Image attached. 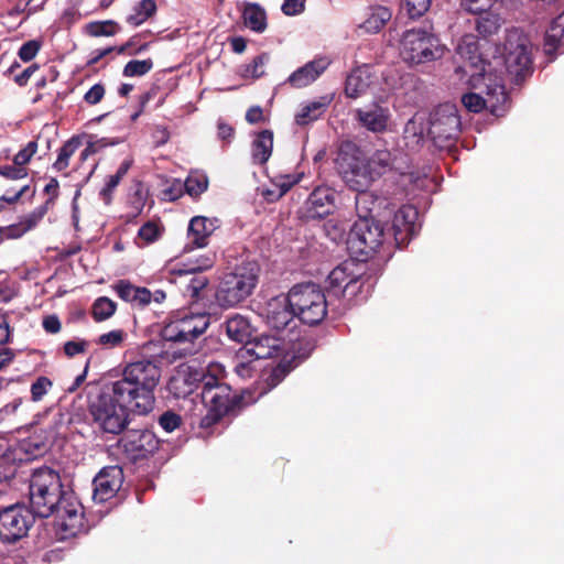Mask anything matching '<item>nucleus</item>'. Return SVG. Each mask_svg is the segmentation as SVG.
I'll return each mask as SVG.
<instances>
[{"label": "nucleus", "mask_w": 564, "mask_h": 564, "mask_svg": "<svg viewBox=\"0 0 564 564\" xmlns=\"http://www.w3.org/2000/svg\"><path fill=\"white\" fill-rule=\"evenodd\" d=\"M30 506L42 518L55 516L57 524L72 534L82 525L83 506L74 492L64 489L58 473L50 467L35 469L29 485Z\"/></svg>", "instance_id": "f257e3e1"}, {"label": "nucleus", "mask_w": 564, "mask_h": 564, "mask_svg": "<svg viewBox=\"0 0 564 564\" xmlns=\"http://www.w3.org/2000/svg\"><path fill=\"white\" fill-rule=\"evenodd\" d=\"M161 378V369L153 359L129 362L122 377L111 383V391L122 401L133 402V412L147 414L154 406V389Z\"/></svg>", "instance_id": "f03ea898"}, {"label": "nucleus", "mask_w": 564, "mask_h": 564, "mask_svg": "<svg viewBox=\"0 0 564 564\" xmlns=\"http://www.w3.org/2000/svg\"><path fill=\"white\" fill-rule=\"evenodd\" d=\"M259 265L254 261L242 262L226 273L219 282L215 297L223 308L234 307L249 297L259 278Z\"/></svg>", "instance_id": "7ed1b4c3"}, {"label": "nucleus", "mask_w": 564, "mask_h": 564, "mask_svg": "<svg viewBox=\"0 0 564 564\" xmlns=\"http://www.w3.org/2000/svg\"><path fill=\"white\" fill-rule=\"evenodd\" d=\"M129 409L133 411V402L122 401L113 391L98 394L89 404L94 424L102 433L112 435H118L127 429Z\"/></svg>", "instance_id": "20e7f679"}, {"label": "nucleus", "mask_w": 564, "mask_h": 564, "mask_svg": "<svg viewBox=\"0 0 564 564\" xmlns=\"http://www.w3.org/2000/svg\"><path fill=\"white\" fill-rule=\"evenodd\" d=\"M221 372L220 365H210L208 372L202 377V400L208 409V414L203 420L206 425L232 411L240 402L238 395L231 394L229 386L220 383L217 375Z\"/></svg>", "instance_id": "39448f33"}, {"label": "nucleus", "mask_w": 564, "mask_h": 564, "mask_svg": "<svg viewBox=\"0 0 564 564\" xmlns=\"http://www.w3.org/2000/svg\"><path fill=\"white\" fill-rule=\"evenodd\" d=\"M336 164L344 181L354 191L367 189L377 178L375 170H371L367 159L352 142L340 145Z\"/></svg>", "instance_id": "423d86ee"}, {"label": "nucleus", "mask_w": 564, "mask_h": 564, "mask_svg": "<svg viewBox=\"0 0 564 564\" xmlns=\"http://www.w3.org/2000/svg\"><path fill=\"white\" fill-rule=\"evenodd\" d=\"M295 316L304 324L317 325L327 314L326 296L319 285L307 282L290 290Z\"/></svg>", "instance_id": "0eeeda50"}, {"label": "nucleus", "mask_w": 564, "mask_h": 564, "mask_svg": "<svg viewBox=\"0 0 564 564\" xmlns=\"http://www.w3.org/2000/svg\"><path fill=\"white\" fill-rule=\"evenodd\" d=\"M386 239L382 225L373 217L358 218L347 238V248L360 261L376 253Z\"/></svg>", "instance_id": "6e6552de"}, {"label": "nucleus", "mask_w": 564, "mask_h": 564, "mask_svg": "<svg viewBox=\"0 0 564 564\" xmlns=\"http://www.w3.org/2000/svg\"><path fill=\"white\" fill-rule=\"evenodd\" d=\"M443 53L440 40L422 29L409 30L402 36L400 54L406 63L431 62L442 57Z\"/></svg>", "instance_id": "1a4fd4ad"}, {"label": "nucleus", "mask_w": 564, "mask_h": 564, "mask_svg": "<svg viewBox=\"0 0 564 564\" xmlns=\"http://www.w3.org/2000/svg\"><path fill=\"white\" fill-rule=\"evenodd\" d=\"M460 118L455 105L446 102L436 107L427 117V135L440 149L446 148L460 131Z\"/></svg>", "instance_id": "9d476101"}, {"label": "nucleus", "mask_w": 564, "mask_h": 564, "mask_svg": "<svg viewBox=\"0 0 564 564\" xmlns=\"http://www.w3.org/2000/svg\"><path fill=\"white\" fill-rule=\"evenodd\" d=\"M209 323L207 313H183L164 326L162 336L169 341H193L206 332Z\"/></svg>", "instance_id": "9b49d317"}, {"label": "nucleus", "mask_w": 564, "mask_h": 564, "mask_svg": "<svg viewBox=\"0 0 564 564\" xmlns=\"http://www.w3.org/2000/svg\"><path fill=\"white\" fill-rule=\"evenodd\" d=\"M35 513L24 506H10L0 511V540L14 543L24 538L34 523Z\"/></svg>", "instance_id": "f8f14e48"}, {"label": "nucleus", "mask_w": 564, "mask_h": 564, "mask_svg": "<svg viewBox=\"0 0 564 564\" xmlns=\"http://www.w3.org/2000/svg\"><path fill=\"white\" fill-rule=\"evenodd\" d=\"M505 51V63L508 73L516 78L525 76L532 65L529 39L518 31H511L507 36Z\"/></svg>", "instance_id": "ddd939ff"}, {"label": "nucleus", "mask_w": 564, "mask_h": 564, "mask_svg": "<svg viewBox=\"0 0 564 564\" xmlns=\"http://www.w3.org/2000/svg\"><path fill=\"white\" fill-rule=\"evenodd\" d=\"M456 54L464 61V65L459 66L457 70L470 73L468 82L471 87L476 88L480 80H486L485 63L474 35H465L458 41Z\"/></svg>", "instance_id": "4468645a"}, {"label": "nucleus", "mask_w": 564, "mask_h": 564, "mask_svg": "<svg viewBox=\"0 0 564 564\" xmlns=\"http://www.w3.org/2000/svg\"><path fill=\"white\" fill-rule=\"evenodd\" d=\"M486 98L479 94L468 93L462 96L464 107L471 112H479L488 108L495 116H500L502 106L507 102V94L503 85L486 84Z\"/></svg>", "instance_id": "2eb2a0df"}, {"label": "nucleus", "mask_w": 564, "mask_h": 564, "mask_svg": "<svg viewBox=\"0 0 564 564\" xmlns=\"http://www.w3.org/2000/svg\"><path fill=\"white\" fill-rule=\"evenodd\" d=\"M259 315L265 324L276 330L283 329L295 317L291 294H281L271 297L260 308Z\"/></svg>", "instance_id": "dca6fc26"}, {"label": "nucleus", "mask_w": 564, "mask_h": 564, "mask_svg": "<svg viewBox=\"0 0 564 564\" xmlns=\"http://www.w3.org/2000/svg\"><path fill=\"white\" fill-rule=\"evenodd\" d=\"M123 484V470L120 466H106L94 478L95 501L102 503L116 496Z\"/></svg>", "instance_id": "f3484780"}, {"label": "nucleus", "mask_w": 564, "mask_h": 564, "mask_svg": "<svg viewBox=\"0 0 564 564\" xmlns=\"http://www.w3.org/2000/svg\"><path fill=\"white\" fill-rule=\"evenodd\" d=\"M417 216L416 208L410 205H404L395 212L392 220V230L399 248L405 246L417 232Z\"/></svg>", "instance_id": "a211bd4d"}, {"label": "nucleus", "mask_w": 564, "mask_h": 564, "mask_svg": "<svg viewBox=\"0 0 564 564\" xmlns=\"http://www.w3.org/2000/svg\"><path fill=\"white\" fill-rule=\"evenodd\" d=\"M124 451L134 458H143L159 448V440L149 430H131L120 441Z\"/></svg>", "instance_id": "6ab92c4d"}, {"label": "nucleus", "mask_w": 564, "mask_h": 564, "mask_svg": "<svg viewBox=\"0 0 564 564\" xmlns=\"http://www.w3.org/2000/svg\"><path fill=\"white\" fill-rule=\"evenodd\" d=\"M218 227L219 220L217 218L193 217L187 228L188 243L185 247V251H191L193 248L207 247L209 238Z\"/></svg>", "instance_id": "aec40b11"}, {"label": "nucleus", "mask_w": 564, "mask_h": 564, "mask_svg": "<svg viewBox=\"0 0 564 564\" xmlns=\"http://www.w3.org/2000/svg\"><path fill=\"white\" fill-rule=\"evenodd\" d=\"M355 118L358 123L368 131L381 133L387 130L390 119V111L378 104H371L355 110Z\"/></svg>", "instance_id": "412c9836"}, {"label": "nucleus", "mask_w": 564, "mask_h": 564, "mask_svg": "<svg viewBox=\"0 0 564 564\" xmlns=\"http://www.w3.org/2000/svg\"><path fill=\"white\" fill-rule=\"evenodd\" d=\"M330 65L327 57H317L294 70L288 83L294 88H303L314 83Z\"/></svg>", "instance_id": "4be33fe9"}, {"label": "nucleus", "mask_w": 564, "mask_h": 564, "mask_svg": "<svg viewBox=\"0 0 564 564\" xmlns=\"http://www.w3.org/2000/svg\"><path fill=\"white\" fill-rule=\"evenodd\" d=\"M336 192L328 186L316 187L310 195L306 205L308 216L323 218L335 207Z\"/></svg>", "instance_id": "5701e85b"}, {"label": "nucleus", "mask_w": 564, "mask_h": 564, "mask_svg": "<svg viewBox=\"0 0 564 564\" xmlns=\"http://www.w3.org/2000/svg\"><path fill=\"white\" fill-rule=\"evenodd\" d=\"M282 340L275 336L262 334L253 338H249L241 347L248 350L253 359H267L278 355L282 350Z\"/></svg>", "instance_id": "b1692460"}, {"label": "nucleus", "mask_w": 564, "mask_h": 564, "mask_svg": "<svg viewBox=\"0 0 564 564\" xmlns=\"http://www.w3.org/2000/svg\"><path fill=\"white\" fill-rule=\"evenodd\" d=\"M371 85V74L367 66H360L350 72L345 83V95L356 99L368 90Z\"/></svg>", "instance_id": "393cba45"}, {"label": "nucleus", "mask_w": 564, "mask_h": 564, "mask_svg": "<svg viewBox=\"0 0 564 564\" xmlns=\"http://www.w3.org/2000/svg\"><path fill=\"white\" fill-rule=\"evenodd\" d=\"M352 267L354 262H344L333 269L327 276L328 286L333 290L339 289L346 294L359 282L358 276L351 272Z\"/></svg>", "instance_id": "a878e982"}, {"label": "nucleus", "mask_w": 564, "mask_h": 564, "mask_svg": "<svg viewBox=\"0 0 564 564\" xmlns=\"http://www.w3.org/2000/svg\"><path fill=\"white\" fill-rule=\"evenodd\" d=\"M404 140L406 147L415 149L429 138L427 135V117L425 113H415L404 127Z\"/></svg>", "instance_id": "bb28decb"}, {"label": "nucleus", "mask_w": 564, "mask_h": 564, "mask_svg": "<svg viewBox=\"0 0 564 564\" xmlns=\"http://www.w3.org/2000/svg\"><path fill=\"white\" fill-rule=\"evenodd\" d=\"M120 299L134 305H147L152 301V293L147 288H139L128 281L121 280L115 285Z\"/></svg>", "instance_id": "cd10ccee"}, {"label": "nucleus", "mask_w": 564, "mask_h": 564, "mask_svg": "<svg viewBox=\"0 0 564 564\" xmlns=\"http://www.w3.org/2000/svg\"><path fill=\"white\" fill-rule=\"evenodd\" d=\"M243 24L254 33H263L267 30V12L257 2H246L242 10Z\"/></svg>", "instance_id": "c85d7f7f"}, {"label": "nucleus", "mask_w": 564, "mask_h": 564, "mask_svg": "<svg viewBox=\"0 0 564 564\" xmlns=\"http://www.w3.org/2000/svg\"><path fill=\"white\" fill-rule=\"evenodd\" d=\"M564 44V11L556 17L545 33L544 51L552 55Z\"/></svg>", "instance_id": "c756f323"}, {"label": "nucleus", "mask_w": 564, "mask_h": 564, "mask_svg": "<svg viewBox=\"0 0 564 564\" xmlns=\"http://www.w3.org/2000/svg\"><path fill=\"white\" fill-rule=\"evenodd\" d=\"M273 132L270 130L261 131L252 142V160L254 163H265L272 153Z\"/></svg>", "instance_id": "7c9ffc66"}, {"label": "nucleus", "mask_w": 564, "mask_h": 564, "mask_svg": "<svg viewBox=\"0 0 564 564\" xmlns=\"http://www.w3.org/2000/svg\"><path fill=\"white\" fill-rule=\"evenodd\" d=\"M357 192L356 212L358 218H361V216L373 217V213H376L386 202L383 198L378 197L372 192H368L366 189Z\"/></svg>", "instance_id": "2f4dec72"}, {"label": "nucleus", "mask_w": 564, "mask_h": 564, "mask_svg": "<svg viewBox=\"0 0 564 564\" xmlns=\"http://www.w3.org/2000/svg\"><path fill=\"white\" fill-rule=\"evenodd\" d=\"M226 333L231 340L246 344L251 336V325L243 316L235 315L227 319Z\"/></svg>", "instance_id": "473e14b6"}, {"label": "nucleus", "mask_w": 564, "mask_h": 564, "mask_svg": "<svg viewBox=\"0 0 564 564\" xmlns=\"http://www.w3.org/2000/svg\"><path fill=\"white\" fill-rule=\"evenodd\" d=\"M391 17L392 12L389 8L383 6L371 7L361 28L369 33H377L390 21Z\"/></svg>", "instance_id": "72a5a7b5"}, {"label": "nucleus", "mask_w": 564, "mask_h": 564, "mask_svg": "<svg viewBox=\"0 0 564 564\" xmlns=\"http://www.w3.org/2000/svg\"><path fill=\"white\" fill-rule=\"evenodd\" d=\"M180 273L184 278L186 294L194 301L200 300L203 291L209 283L207 276L202 273H187L186 270L180 271Z\"/></svg>", "instance_id": "f704fd0d"}, {"label": "nucleus", "mask_w": 564, "mask_h": 564, "mask_svg": "<svg viewBox=\"0 0 564 564\" xmlns=\"http://www.w3.org/2000/svg\"><path fill=\"white\" fill-rule=\"evenodd\" d=\"M330 100L327 97H322L319 100H314L307 105H305L301 111L296 115L295 120L299 124L304 126L318 119Z\"/></svg>", "instance_id": "c9c22d12"}, {"label": "nucleus", "mask_w": 564, "mask_h": 564, "mask_svg": "<svg viewBox=\"0 0 564 564\" xmlns=\"http://www.w3.org/2000/svg\"><path fill=\"white\" fill-rule=\"evenodd\" d=\"M251 355L248 354V350H243L242 348L238 349L235 358H234V370L238 377L241 379H250L257 372L254 367V361Z\"/></svg>", "instance_id": "e433bc0d"}, {"label": "nucleus", "mask_w": 564, "mask_h": 564, "mask_svg": "<svg viewBox=\"0 0 564 564\" xmlns=\"http://www.w3.org/2000/svg\"><path fill=\"white\" fill-rule=\"evenodd\" d=\"M478 15L476 30L484 37L496 34L502 25V19L498 13L487 11Z\"/></svg>", "instance_id": "4c0bfd02"}, {"label": "nucleus", "mask_w": 564, "mask_h": 564, "mask_svg": "<svg viewBox=\"0 0 564 564\" xmlns=\"http://www.w3.org/2000/svg\"><path fill=\"white\" fill-rule=\"evenodd\" d=\"M156 12L154 0H141L133 7V12L127 17V22L132 26H139Z\"/></svg>", "instance_id": "58836bf2"}, {"label": "nucleus", "mask_w": 564, "mask_h": 564, "mask_svg": "<svg viewBox=\"0 0 564 564\" xmlns=\"http://www.w3.org/2000/svg\"><path fill=\"white\" fill-rule=\"evenodd\" d=\"M80 145V139L73 137L66 141L58 151L57 159L53 164L57 171H63L68 167L70 156L77 151Z\"/></svg>", "instance_id": "ea45409f"}, {"label": "nucleus", "mask_w": 564, "mask_h": 564, "mask_svg": "<svg viewBox=\"0 0 564 564\" xmlns=\"http://www.w3.org/2000/svg\"><path fill=\"white\" fill-rule=\"evenodd\" d=\"M371 170H375V176L379 177L392 166V155L388 150H378L367 160Z\"/></svg>", "instance_id": "a19ab883"}, {"label": "nucleus", "mask_w": 564, "mask_h": 564, "mask_svg": "<svg viewBox=\"0 0 564 564\" xmlns=\"http://www.w3.org/2000/svg\"><path fill=\"white\" fill-rule=\"evenodd\" d=\"M116 303L108 297H98L93 304V317L96 322L110 318L116 312Z\"/></svg>", "instance_id": "79ce46f5"}, {"label": "nucleus", "mask_w": 564, "mask_h": 564, "mask_svg": "<svg viewBox=\"0 0 564 564\" xmlns=\"http://www.w3.org/2000/svg\"><path fill=\"white\" fill-rule=\"evenodd\" d=\"M208 178L205 174H189L184 183L186 192L191 196H198L207 189Z\"/></svg>", "instance_id": "37998d69"}, {"label": "nucleus", "mask_w": 564, "mask_h": 564, "mask_svg": "<svg viewBox=\"0 0 564 564\" xmlns=\"http://www.w3.org/2000/svg\"><path fill=\"white\" fill-rule=\"evenodd\" d=\"M153 67L152 59H132L129 61L123 67V76L126 77H134V76H143L148 74Z\"/></svg>", "instance_id": "c03bdc74"}, {"label": "nucleus", "mask_w": 564, "mask_h": 564, "mask_svg": "<svg viewBox=\"0 0 564 564\" xmlns=\"http://www.w3.org/2000/svg\"><path fill=\"white\" fill-rule=\"evenodd\" d=\"M116 22L108 20L104 22H93L87 25V33L91 36H111L118 32Z\"/></svg>", "instance_id": "a18cd8bd"}, {"label": "nucleus", "mask_w": 564, "mask_h": 564, "mask_svg": "<svg viewBox=\"0 0 564 564\" xmlns=\"http://www.w3.org/2000/svg\"><path fill=\"white\" fill-rule=\"evenodd\" d=\"M216 261V252L207 251L198 256L192 262L189 268L185 269L187 273H200L204 270L210 269Z\"/></svg>", "instance_id": "49530a36"}, {"label": "nucleus", "mask_w": 564, "mask_h": 564, "mask_svg": "<svg viewBox=\"0 0 564 564\" xmlns=\"http://www.w3.org/2000/svg\"><path fill=\"white\" fill-rule=\"evenodd\" d=\"M50 204L51 200H46L45 204L36 207L32 213L28 214L20 220L26 231L33 229L42 220L48 210Z\"/></svg>", "instance_id": "de8ad7c7"}, {"label": "nucleus", "mask_w": 564, "mask_h": 564, "mask_svg": "<svg viewBox=\"0 0 564 564\" xmlns=\"http://www.w3.org/2000/svg\"><path fill=\"white\" fill-rule=\"evenodd\" d=\"M53 382L44 376L39 377L31 386V399L39 402L51 390Z\"/></svg>", "instance_id": "09e8293b"}, {"label": "nucleus", "mask_w": 564, "mask_h": 564, "mask_svg": "<svg viewBox=\"0 0 564 564\" xmlns=\"http://www.w3.org/2000/svg\"><path fill=\"white\" fill-rule=\"evenodd\" d=\"M269 62L267 54L256 56L245 68L243 75L252 78H259L264 74V65Z\"/></svg>", "instance_id": "8fccbe9b"}, {"label": "nucleus", "mask_w": 564, "mask_h": 564, "mask_svg": "<svg viewBox=\"0 0 564 564\" xmlns=\"http://www.w3.org/2000/svg\"><path fill=\"white\" fill-rule=\"evenodd\" d=\"M124 333L122 329H113L109 333L101 334L96 343L105 348H115L122 344Z\"/></svg>", "instance_id": "3c124183"}, {"label": "nucleus", "mask_w": 564, "mask_h": 564, "mask_svg": "<svg viewBox=\"0 0 564 564\" xmlns=\"http://www.w3.org/2000/svg\"><path fill=\"white\" fill-rule=\"evenodd\" d=\"M496 0H462V8L471 14H481L490 10Z\"/></svg>", "instance_id": "603ef678"}, {"label": "nucleus", "mask_w": 564, "mask_h": 564, "mask_svg": "<svg viewBox=\"0 0 564 564\" xmlns=\"http://www.w3.org/2000/svg\"><path fill=\"white\" fill-rule=\"evenodd\" d=\"M0 175L8 181H20L28 177V170L24 166L4 165L0 166Z\"/></svg>", "instance_id": "864d4df0"}, {"label": "nucleus", "mask_w": 564, "mask_h": 564, "mask_svg": "<svg viewBox=\"0 0 564 564\" xmlns=\"http://www.w3.org/2000/svg\"><path fill=\"white\" fill-rule=\"evenodd\" d=\"M42 43L37 40H30L20 47L19 57L23 62L32 61L41 50Z\"/></svg>", "instance_id": "5fc2aeb1"}, {"label": "nucleus", "mask_w": 564, "mask_h": 564, "mask_svg": "<svg viewBox=\"0 0 564 564\" xmlns=\"http://www.w3.org/2000/svg\"><path fill=\"white\" fill-rule=\"evenodd\" d=\"M147 199V193L143 189L142 184H137L133 191L129 194V204L132 206L133 210L139 214L144 207Z\"/></svg>", "instance_id": "6e6d98bb"}, {"label": "nucleus", "mask_w": 564, "mask_h": 564, "mask_svg": "<svg viewBox=\"0 0 564 564\" xmlns=\"http://www.w3.org/2000/svg\"><path fill=\"white\" fill-rule=\"evenodd\" d=\"M37 151V143L30 141L23 149H21L13 158V163L18 166H24L30 162L32 156Z\"/></svg>", "instance_id": "4d7b16f0"}, {"label": "nucleus", "mask_w": 564, "mask_h": 564, "mask_svg": "<svg viewBox=\"0 0 564 564\" xmlns=\"http://www.w3.org/2000/svg\"><path fill=\"white\" fill-rule=\"evenodd\" d=\"M432 0H405L406 10L411 18L422 17L431 7Z\"/></svg>", "instance_id": "13d9d810"}, {"label": "nucleus", "mask_w": 564, "mask_h": 564, "mask_svg": "<svg viewBox=\"0 0 564 564\" xmlns=\"http://www.w3.org/2000/svg\"><path fill=\"white\" fill-rule=\"evenodd\" d=\"M139 238L147 243L154 242L160 236V229L156 224L149 221L139 229Z\"/></svg>", "instance_id": "bf43d9fd"}, {"label": "nucleus", "mask_w": 564, "mask_h": 564, "mask_svg": "<svg viewBox=\"0 0 564 564\" xmlns=\"http://www.w3.org/2000/svg\"><path fill=\"white\" fill-rule=\"evenodd\" d=\"M129 46H130V42H127L126 44H123L119 47L109 46V47H105V48L95 50L91 53V57H90L88 64H90V65L96 64L98 61H100L101 58H104L105 56H107L108 54L113 52L115 50L117 51L118 54H122L127 51V48Z\"/></svg>", "instance_id": "052dcab7"}, {"label": "nucleus", "mask_w": 564, "mask_h": 564, "mask_svg": "<svg viewBox=\"0 0 564 564\" xmlns=\"http://www.w3.org/2000/svg\"><path fill=\"white\" fill-rule=\"evenodd\" d=\"M121 181L118 180V176L109 175L106 180L105 186L101 188L99 195L105 204H110L112 198V193L116 187L119 185Z\"/></svg>", "instance_id": "680f3d73"}, {"label": "nucleus", "mask_w": 564, "mask_h": 564, "mask_svg": "<svg viewBox=\"0 0 564 564\" xmlns=\"http://www.w3.org/2000/svg\"><path fill=\"white\" fill-rule=\"evenodd\" d=\"M88 341L85 339L69 340L64 344V352L67 357H74L86 351Z\"/></svg>", "instance_id": "e2e57ef3"}, {"label": "nucleus", "mask_w": 564, "mask_h": 564, "mask_svg": "<svg viewBox=\"0 0 564 564\" xmlns=\"http://www.w3.org/2000/svg\"><path fill=\"white\" fill-rule=\"evenodd\" d=\"M25 232H28L24 226L20 223L10 225L8 227H0V242L3 238L17 239L22 237Z\"/></svg>", "instance_id": "0e129e2a"}, {"label": "nucleus", "mask_w": 564, "mask_h": 564, "mask_svg": "<svg viewBox=\"0 0 564 564\" xmlns=\"http://www.w3.org/2000/svg\"><path fill=\"white\" fill-rule=\"evenodd\" d=\"M160 425L166 432H173L181 423V416L173 412H165L161 415Z\"/></svg>", "instance_id": "69168bd1"}, {"label": "nucleus", "mask_w": 564, "mask_h": 564, "mask_svg": "<svg viewBox=\"0 0 564 564\" xmlns=\"http://www.w3.org/2000/svg\"><path fill=\"white\" fill-rule=\"evenodd\" d=\"M305 9V0H284L281 7L285 15H297Z\"/></svg>", "instance_id": "338daca9"}, {"label": "nucleus", "mask_w": 564, "mask_h": 564, "mask_svg": "<svg viewBox=\"0 0 564 564\" xmlns=\"http://www.w3.org/2000/svg\"><path fill=\"white\" fill-rule=\"evenodd\" d=\"M105 96V87L102 84H95L84 96V100L88 105H97Z\"/></svg>", "instance_id": "774afa93"}]
</instances>
